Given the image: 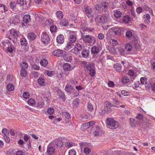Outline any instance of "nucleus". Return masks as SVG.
Listing matches in <instances>:
<instances>
[{
    "label": "nucleus",
    "mask_w": 155,
    "mask_h": 155,
    "mask_svg": "<svg viewBox=\"0 0 155 155\" xmlns=\"http://www.w3.org/2000/svg\"><path fill=\"white\" fill-rule=\"evenodd\" d=\"M106 126L107 127L111 130H114L118 128L119 123L111 118H108L106 119Z\"/></svg>",
    "instance_id": "1"
},
{
    "label": "nucleus",
    "mask_w": 155,
    "mask_h": 155,
    "mask_svg": "<svg viewBox=\"0 0 155 155\" xmlns=\"http://www.w3.org/2000/svg\"><path fill=\"white\" fill-rule=\"evenodd\" d=\"M81 33L82 39L85 43L91 45L92 44L93 45L95 43V40L94 37L91 35H85V33H82L81 31Z\"/></svg>",
    "instance_id": "2"
},
{
    "label": "nucleus",
    "mask_w": 155,
    "mask_h": 155,
    "mask_svg": "<svg viewBox=\"0 0 155 155\" xmlns=\"http://www.w3.org/2000/svg\"><path fill=\"white\" fill-rule=\"evenodd\" d=\"M95 20L97 23L104 24L109 21L110 17L108 15H98L96 16Z\"/></svg>",
    "instance_id": "3"
},
{
    "label": "nucleus",
    "mask_w": 155,
    "mask_h": 155,
    "mask_svg": "<svg viewBox=\"0 0 155 155\" xmlns=\"http://www.w3.org/2000/svg\"><path fill=\"white\" fill-rule=\"evenodd\" d=\"M136 118L139 121V126L142 127H146L147 126V122L144 120L142 114L138 113L136 116Z\"/></svg>",
    "instance_id": "4"
},
{
    "label": "nucleus",
    "mask_w": 155,
    "mask_h": 155,
    "mask_svg": "<svg viewBox=\"0 0 155 155\" xmlns=\"http://www.w3.org/2000/svg\"><path fill=\"white\" fill-rule=\"evenodd\" d=\"M123 29L120 28H112L110 29L111 35H117L119 36L123 33Z\"/></svg>",
    "instance_id": "5"
},
{
    "label": "nucleus",
    "mask_w": 155,
    "mask_h": 155,
    "mask_svg": "<svg viewBox=\"0 0 155 155\" xmlns=\"http://www.w3.org/2000/svg\"><path fill=\"white\" fill-rule=\"evenodd\" d=\"M112 106L111 103L109 101H106L105 103L104 107L103 110H102L101 113L102 115L105 113L108 114L111 110V107Z\"/></svg>",
    "instance_id": "6"
},
{
    "label": "nucleus",
    "mask_w": 155,
    "mask_h": 155,
    "mask_svg": "<svg viewBox=\"0 0 155 155\" xmlns=\"http://www.w3.org/2000/svg\"><path fill=\"white\" fill-rule=\"evenodd\" d=\"M68 32L69 35L68 41L74 43L76 40L77 32L71 31H68Z\"/></svg>",
    "instance_id": "7"
},
{
    "label": "nucleus",
    "mask_w": 155,
    "mask_h": 155,
    "mask_svg": "<svg viewBox=\"0 0 155 155\" xmlns=\"http://www.w3.org/2000/svg\"><path fill=\"white\" fill-rule=\"evenodd\" d=\"M19 33L17 31L13 29L10 30L8 32V34L9 35L8 38L10 39H12V41H13V38H15L17 37L19 35Z\"/></svg>",
    "instance_id": "8"
},
{
    "label": "nucleus",
    "mask_w": 155,
    "mask_h": 155,
    "mask_svg": "<svg viewBox=\"0 0 155 155\" xmlns=\"http://www.w3.org/2000/svg\"><path fill=\"white\" fill-rule=\"evenodd\" d=\"M66 54V52L64 51L59 49L54 51L52 52L53 55L58 57L64 56Z\"/></svg>",
    "instance_id": "9"
},
{
    "label": "nucleus",
    "mask_w": 155,
    "mask_h": 155,
    "mask_svg": "<svg viewBox=\"0 0 155 155\" xmlns=\"http://www.w3.org/2000/svg\"><path fill=\"white\" fill-rule=\"evenodd\" d=\"M82 45L79 44H78L75 45L74 48L71 51L75 54H78L80 51L82 50Z\"/></svg>",
    "instance_id": "10"
},
{
    "label": "nucleus",
    "mask_w": 155,
    "mask_h": 155,
    "mask_svg": "<svg viewBox=\"0 0 155 155\" xmlns=\"http://www.w3.org/2000/svg\"><path fill=\"white\" fill-rule=\"evenodd\" d=\"M84 7L85 14L87 16L88 18H90L92 17V13L93 12L92 9L87 5H85Z\"/></svg>",
    "instance_id": "11"
},
{
    "label": "nucleus",
    "mask_w": 155,
    "mask_h": 155,
    "mask_svg": "<svg viewBox=\"0 0 155 155\" xmlns=\"http://www.w3.org/2000/svg\"><path fill=\"white\" fill-rule=\"evenodd\" d=\"M30 16L29 15H25L23 18V19L22 21V26H25L26 27L27 26L28 23L30 21Z\"/></svg>",
    "instance_id": "12"
},
{
    "label": "nucleus",
    "mask_w": 155,
    "mask_h": 155,
    "mask_svg": "<svg viewBox=\"0 0 155 155\" xmlns=\"http://www.w3.org/2000/svg\"><path fill=\"white\" fill-rule=\"evenodd\" d=\"M41 41L44 44H48L50 41L49 36L46 33H43L41 35Z\"/></svg>",
    "instance_id": "13"
},
{
    "label": "nucleus",
    "mask_w": 155,
    "mask_h": 155,
    "mask_svg": "<svg viewBox=\"0 0 155 155\" xmlns=\"http://www.w3.org/2000/svg\"><path fill=\"white\" fill-rule=\"evenodd\" d=\"M108 6V4L106 2H103L100 4L97 5L96 6V8L97 10L107 9Z\"/></svg>",
    "instance_id": "14"
},
{
    "label": "nucleus",
    "mask_w": 155,
    "mask_h": 155,
    "mask_svg": "<svg viewBox=\"0 0 155 155\" xmlns=\"http://www.w3.org/2000/svg\"><path fill=\"white\" fill-rule=\"evenodd\" d=\"M12 44L11 42L8 41L6 40L2 42V44H1V46L4 51H6L8 49V48L11 44Z\"/></svg>",
    "instance_id": "15"
},
{
    "label": "nucleus",
    "mask_w": 155,
    "mask_h": 155,
    "mask_svg": "<svg viewBox=\"0 0 155 155\" xmlns=\"http://www.w3.org/2000/svg\"><path fill=\"white\" fill-rule=\"evenodd\" d=\"M101 50L99 47L95 45L91 48V53L94 56L96 55Z\"/></svg>",
    "instance_id": "16"
},
{
    "label": "nucleus",
    "mask_w": 155,
    "mask_h": 155,
    "mask_svg": "<svg viewBox=\"0 0 155 155\" xmlns=\"http://www.w3.org/2000/svg\"><path fill=\"white\" fill-rule=\"evenodd\" d=\"M53 144L56 146L57 147H62V145H64V142L60 139H56L53 142Z\"/></svg>",
    "instance_id": "17"
},
{
    "label": "nucleus",
    "mask_w": 155,
    "mask_h": 155,
    "mask_svg": "<svg viewBox=\"0 0 155 155\" xmlns=\"http://www.w3.org/2000/svg\"><path fill=\"white\" fill-rule=\"evenodd\" d=\"M57 42L60 44H62L64 41V38L63 35H58L56 39Z\"/></svg>",
    "instance_id": "18"
},
{
    "label": "nucleus",
    "mask_w": 155,
    "mask_h": 155,
    "mask_svg": "<svg viewBox=\"0 0 155 155\" xmlns=\"http://www.w3.org/2000/svg\"><path fill=\"white\" fill-rule=\"evenodd\" d=\"M65 90L66 91L70 93L73 92V91L74 90L73 87L69 84H67L66 85Z\"/></svg>",
    "instance_id": "19"
},
{
    "label": "nucleus",
    "mask_w": 155,
    "mask_h": 155,
    "mask_svg": "<svg viewBox=\"0 0 155 155\" xmlns=\"http://www.w3.org/2000/svg\"><path fill=\"white\" fill-rule=\"evenodd\" d=\"M54 151L55 149L53 147L49 146L48 147L47 152L48 154L51 155L54 153Z\"/></svg>",
    "instance_id": "20"
},
{
    "label": "nucleus",
    "mask_w": 155,
    "mask_h": 155,
    "mask_svg": "<svg viewBox=\"0 0 155 155\" xmlns=\"http://www.w3.org/2000/svg\"><path fill=\"white\" fill-rule=\"evenodd\" d=\"M94 130V135L96 136L99 135L101 131V129L100 127L98 126H97Z\"/></svg>",
    "instance_id": "21"
},
{
    "label": "nucleus",
    "mask_w": 155,
    "mask_h": 155,
    "mask_svg": "<svg viewBox=\"0 0 155 155\" xmlns=\"http://www.w3.org/2000/svg\"><path fill=\"white\" fill-rule=\"evenodd\" d=\"M64 69L66 71H69L71 70V64L68 63H66L63 65Z\"/></svg>",
    "instance_id": "22"
},
{
    "label": "nucleus",
    "mask_w": 155,
    "mask_h": 155,
    "mask_svg": "<svg viewBox=\"0 0 155 155\" xmlns=\"http://www.w3.org/2000/svg\"><path fill=\"white\" fill-rule=\"evenodd\" d=\"M131 18L127 15L124 16L122 18L123 21L125 23L129 22L131 21Z\"/></svg>",
    "instance_id": "23"
},
{
    "label": "nucleus",
    "mask_w": 155,
    "mask_h": 155,
    "mask_svg": "<svg viewBox=\"0 0 155 155\" xmlns=\"http://www.w3.org/2000/svg\"><path fill=\"white\" fill-rule=\"evenodd\" d=\"M61 20L60 21V25L65 27L69 25V23L68 21V20L66 19H61Z\"/></svg>",
    "instance_id": "24"
},
{
    "label": "nucleus",
    "mask_w": 155,
    "mask_h": 155,
    "mask_svg": "<svg viewBox=\"0 0 155 155\" xmlns=\"http://www.w3.org/2000/svg\"><path fill=\"white\" fill-rule=\"evenodd\" d=\"M114 68L118 72L121 71L122 70L121 69V65L119 63H116L114 65Z\"/></svg>",
    "instance_id": "25"
},
{
    "label": "nucleus",
    "mask_w": 155,
    "mask_h": 155,
    "mask_svg": "<svg viewBox=\"0 0 155 155\" xmlns=\"http://www.w3.org/2000/svg\"><path fill=\"white\" fill-rule=\"evenodd\" d=\"M28 38L30 40H33L36 38L35 34L33 32H31L28 34Z\"/></svg>",
    "instance_id": "26"
},
{
    "label": "nucleus",
    "mask_w": 155,
    "mask_h": 155,
    "mask_svg": "<svg viewBox=\"0 0 155 155\" xmlns=\"http://www.w3.org/2000/svg\"><path fill=\"white\" fill-rule=\"evenodd\" d=\"M38 82L39 85H44L45 84V79L42 77H40L38 78Z\"/></svg>",
    "instance_id": "27"
},
{
    "label": "nucleus",
    "mask_w": 155,
    "mask_h": 155,
    "mask_svg": "<svg viewBox=\"0 0 155 155\" xmlns=\"http://www.w3.org/2000/svg\"><path fill=\"white\" fill-rule=\"evenodd\" d=\"M89 51L85 49H83L81 51V55L82 57L87 58L89 54Z\"/></svg>",
    "instance_id": "28"
},
{
    "label": "nucleus",
    "mask_w": 155,
    "mask_h": 155,
    "mask_svg": "<svg viewBox=\"0 0 155 155\" xmlns=\"http://www.w3.org/2000/svg\"><path fill=\"white\" fill-rule=\"evenodd\" d=\"M9 47H8V49L6 50L7 52L11 53H12L14 51H15V48H14V45L12 44H11V45H10Z\"/></svg>",
    "instance_id": "29"
},
{
    "label": "nucleus",
    "mask_w": 155,
    "mask_h": 155,
    "mask_svg": "<svg viewBox=\"0 0 155 155\" xmlns=\"http://www.w3.org/2000/svg\"><path fill=\"white\" fill-rule=\"evenodd\" d=\"M56 15L57 18L59 20L61 19L63 17V15L61 11H59L56 12Z\"/></svg>",
    "instance_id": "30"
},
{
    "label": "nucleus",
    "mask_w": 155,
    "mask_h": 155,
    "mask_svg": "<svg viewBox=\"0 0 155 155\" xmlns=\"http://www.w3.org/2000/svg\"><path fill=\"white\" fill-rule=\"evenodd\" d=\"M57 95L59 96V97L62 98L63 100H65V96L64 93L63 91L60 90H58L57 91Z\"/></svg>",
    "instance_id": "31"
},
{
    "label": "nucleus",
    "mask_w": 155,
    "mask_h": 155,
    "mask_svg": "<svg viewBox=\"0 0 155 155\" xmlns=\"http://www.w3.org/2000/svg\"><path fill=\"white\" fill-rule=\"evenodd\" d=\"M114 16L116 18H119L122 14L121 12L118 10H114Z\"/></svg>",
    "instance_id": "32"
},
{
    "label": "nucleus",
    "mask_w": 155,
    "mask_h": 155,
    "mask_svg": "<svg viewBox=\"0 0 155 155\" xmlns=\"http://www.w3.org/2000/svg\"><path fill=\"white\" fill-rule=\"evenodd\" d=\"M143 18L144 19V21L145 23H148L150 22V16L149 14H147L143 16Z\"/></svg>",
    "instance_id": "33"
},
{
    "label": "nucleus",
    "mask_w": 155,
    "mask_h": 155,
    "mask_svg": "<svg viewBox=\"0 0 155 155\" xmlns=\"http://www.w3.org/2000/svg\"><path fill=\"white\" fill-rule=\"evenodd\" d=\"M75 144L71 141H68L65 144V146L69 148L71 147L75 146Z\"/></svg>",
    "instance_id": "34"
},
{
    "label": "nucleus",
    "mask_w": 155,
    "mask_h": 155,
    "mask_svg": "<svg viewBox=\"0 0 155 155\" xmlns=\"http://www.w3.org/2000/svg\"><path fill=\"white\" fill-rule=\"evenodd\" d=\"M133 35L132 32L130 30H127L126 32V36L129 39L130 38L132 37Z\"/></svg>",
    "instance_id": "35"
},
{
    "label": "nucleus",
    "mask_w": 155,
    "mask_h": 155,
    "mask_svg": "<svg viewBox=\"0 0 155 155\" xmlns=\"http://www.w3.org/2000/svg\"><path fill=\"white\" fill-rule=\"evenodd\" d=\"M89 127L88 124L87 122L84 123L81 126V128L82 130H84Z\"/></svg>",
    "instance_id": "36"
},
{
    "label": "nucleus",
    "mask_w": 155,
    "mask_h": 155,
    "mask_svg": "<svg viewBox=\"0 0 155 155\" xmlns=\"http://www.w3.org/2000/svg\"><path fill=\"white\" fill-rule=\"evenodd\" d=\"M132 45L129 44H127L125 45V49L127 51H130L132 50Z\"/></svg>",
    "instance_id": "37"
},
{
    "label": "nucleus",
    "mask_w": 155,
    "mask_h": 155,
    "mask_svg": "<svg viewBox=\"0 0 155 155\" xmlns=\"http://www.w3.org/2000/svg\"><path fill=\"white\" fill-rule=\"evenodd\" d=\"M74 43H72V42L68 41L67 46H66V49L68 50L72 48L74 46Z\"/></svg>",
    "instance_id": "38"
},
{
    "label": "nucleus",
    "mask_w": 155,
    "mask_h": 155,
    "mask_svg": "<svg viewBox=\"0 0 155 155\" xmlns=\"http://www.w3.org/2000/svg\"><path fill=\"white\" fill-rule=\"evenodd\" d=\"M40 64L41 66L45 67L47 65L48 62L45 59H43L41 61Z\"/></svg>",
    "instance_id": "39"
},
{
    "label": "nucleus",
    "mask_w": 155,
    "mask_h": 155,
    "mask_svg": "<svg viewBox=\"0 0 155 155\" xmlns=\"http://www.w3.org/2000/svg\"><path fill=\"white\" fill-rule=\"evenodd\" d=\"M16 3H15L14 2H12L9 4V6L11 9L13 11L16 8Z\"/></svg>",
    "instance_id": "40"
},
{
    "label": "nucleus",
    "mask_w": 155,
    "mask_h": 155,
    "mask_svg": "<svg viewBox=\"0 0 155 155\" xmlns=\"http://www.w3.org/2000/svg\"><path fill=\"white\" fill-rule=\"evenodd\" d=\"M21 67L22 68V69H26L28 66V64L25 62H22V63L21 64Z\"/></svg>",
    "instance_id": "41"
},
{
    "label": "nucleus",
    "mask_w": 155,
    "mask_h": 155,
    "mask_svg": "<svg viewBox=\"0 0 155 155\" xmlns=\"http://www.w3.org/2000/svg\"><path fill=\"white\" fill-rule=\"evenodd\" d=\"M20 43L21 45L23 46H25L27 44L26 40L25 38H22L21 39Z\"/></svg>",
    "instance_id": "42"
},
{
    "label": "nucleus",
    "mask_w": 155,
    "mask_h": 155,
    "mask_svg": "<svg viewBox=\"0 0 155 155\" xmlns=\"http://www.w3.org/2000/svg\"><path fill=\"white\" fill-rule=\"evenodd\" d=\"M2 133L6 137V138H7V137L8 136V135L9 134V132L8 129L5 128L2 129Z\"/></svg>",
    "instance_id": "43"
},
{
    "label": "nucleus",
    "mask_w": 155,
    "mask_h": 155,
    "mask_svg": "<svg viewBox=\"0 0 155 155\" xmlns=\"http://www.w3.org/2000/svg\"><path fill=\"white\" fill-rule=\"evenodd\" d=\"M87 110L90 111H92L93 110L94 108L93 105L90 103H88L87 105Z\"/></svg>",
    "instance_id": "44"
},
{
    "label": "nucleus",
    "mask_w": 155,
    "mask_h": 155,
    "mask_svg": "<svg viewBox=\"0 0 155 155\" xmlns=\"http://www.w3.org/2000/svg\"><path fill=\"white\" fill-rule=\"evenodd\" d=\"M30 96L28 92H24L22 95L23 97L25 99H28Z\"/></svg>",
    "instance_id": "45"
},
{
    "label": "nucleus",
    "mask_w": 155,
    "mask_h": 155,
    "mask_svg": "<svg viewBox=\"0 0 155 155\" xmlns=\"http://www.w3.org/2000/svg\"><path fill=\"white\" fill-rule=\"evenodd\" d=\"M14 86L12 84H8L7 86V88L9 91H12L14 89Z\"/></svg>",
    "instance_id": "46"
},
{
    "label": "nucleus",
    "mask_w": 155,
    "mask_h": 155,
    "mask_svg": "<svg viewBox=\"0 0 155 155\" xmlns=\"http://www.w3.org/2000/svg\"><path fill=\"white\" fill-rule=\"evenodd\" d=\"M16 4L19 5L20 6H23L24 4V0H17L16 2Z\"/></svg>",
    "instance_id": "47"
},
{
    "label": "nucleus",
    "mask_w": 155,
    "mask_h": 155,
    "mask_svg": "<svg viewBox=\"0 0 155 155\" xmlns=\"http://www.w3.org/2000/svg\"><path fill=\"white\" fill-rule=\"evenodd\" d=\"M2 8V9L4 10V12L5 13L8 10L7 7H6L5 5L3 4H0V8Z\"/></svg>",
    "instance_id": "48"
},
{
    "label": "nucleus",
    "mask_w": 155,
    "mask_h": 155,
    "mask_svg": "<svg viewBox=\"0 0 155 155\" xmlns=\"http://www.w3.org/2000/svg\"><path fill=\"white\" fill-rule=\"evenodd\" d=\"M28 104L30 105H33L35 104V100L32 98L29 99L28 101Z\"/></svg>",
    "instance_id": "49"
},
{
    "label": "nucleus",
    "mask_w": 155,
    "mask_h": 155,
    "mask_svg": "<svg viewBox=\"0 0 155 155\" xmlns=\"http://www.w3.org/2000/svg\"><path fill=\"white\" fill-rule=\"evenodd\" d=\"M79 99L76 98L75 99L74 101V106L75 107H77L79 105Z\"/></svg>",
    "instance_id": "50"
},
{
    "label": "nucleus",
    "mask_w": 155,
    "mask_h": 155,
    "mask_svg": "<svg viewBox=\"0 0 155 155\" xmlns=\"http://www.w3.org/2000/svg\"><path fill=\"white\" fill-rule=\"evenodd\" d=\"M144 84L145 87L147 88H150V86H151L152 83H151L149 80H147Z\"/></svg>",
    "instance_id": "51"
},
{
    "label": "nucleus",
    "mask_w": 155,
    "mask_h": 155,
    "mask_svg": "<svg viewBox=\"0 0 155 155\" xmlns=\"http://www.w3.org/2000/svg\"><path fill=\"white\" fill-rule=\"evenodd\" d=\"M57 28L56 26L52 25L50 27V30L51 32H55L56 31Z\"/></svg>",
    "instance_id": "52"
},
{
    "label": "nucleus",
    "mask_w": 155,
    "mask_h": 155,
    "mask_svg": "<svg viewBox=\"0 0 155 155\" xmlns=\"http://www.w3.org/2000/svg\"><path fill=\"white\" fill-rule=\"evenodd\" d=\"M130 124L131 126H135L137 124L136 123V121L134 118H130Z\"/></svg>",
    "instance_id": "53"
},
{
    "label": "nucleus",
    "mask_w": 155,
    "mask_h": 155,
    "mask_svg": "<svg viewBox=\"0 0 155 155\" xmlns=\"http://www.w3.org/2000/svg\"><path fill=\"white\" fill-rule=\"evenodd\" d=\"M129 78L126 77L123 78L122 80V82L123 83H127L129 81Z\"/></svg>",
    "instance_id": "54"
},
{
    "label": "nucleus",
    "mask_w": 155,
    "mask_h": 155,
    "mask_svg": "<svg viewBox=\"0 0 155 155\" xmlns=\"http://www.w3.org/2000/svg\"><path fill=\"white\" fill-rule=\"evenodd\" d=\"M89 74L91 76H94L95 74V70L93 69H90L89 71Z\"/></svg>",
    "instance_id": "55"
},
{
    "label": "nucleus",
    "mask_w": 155,
    "mask_h": 155,
    "mask_svg": "<svg viewBox=\"0 0 155 155\" xmlns=\"http://www.w3.org/2000/svg\"><path fill=\"white\" fill-rule=\"evenodd\" d=\"M111 35V33L110 32V30L106 34V38L107 40L110 39V35Z\"/></svg>",
    "instance_id": "56"
},
{
    "label": "nucleus",
    "mask_w": 155,
    "mask_h": 155,
    "mask_svg": "<svg viewBox=\"0 0 155 155\" xmlns=\"http://www.w3.org/2000/svg\"><path fill=\"white\" fill-rule=\"evenodd\" d=\"M110 43L113 46H115L117 44V40L115 39H112L110 41Z\"/></svg>",
    "instance_id": "57"
},
{
    "label": "nucleus",
    "mask_w": 155,
    "mask_h": 155,
    "mask_svg": "<svg viewBox=\"0 0 155 155\" xmlns=\"http://www.w3.org/2000/svg\"><path fill=\"white\" fill-rule=\"evenodd\" d=\"M69 155H76V152L74 150L71 149L69 150Z\"/></svg>",
    "instance_id": "58"
},
{
    "label": "nucleus",
    "mask_w": 155,
    "mask_h": 155,
    "mask_svg": "<svg viewBox=\"0 0 155 155\" xmlns=\"http://www.w3.org/2000/svg\"><path fill=\"white\" fill-rule=\"evenodd\" d=\"M91 150L90 149L87 147H85L84 149V153L87 154H89L91 152Z\"/></svg>",
    "instance_id": "59"
},
{
    "label": "nucleus",
    "mask_w": 155,
    "mask_h": 155,
    "mask_svg": "<svg viewBox=\"0 0 155 155\" xmlns=\"http://www.w3.org/2000/svg\"><path fill=\"white\" fill-rule=\"evenodd\" d=\"M48 113L50 115H52L54 112V110L53 108H49L47 110Z\"/></svg>",
    "instance_id": "60"
},
{
    "label": "nucleus",
    "mask_w": 155,
    "mask_h": 155,
    "mask_svg": "<svg viewBox=\"0 0 155 155\" xmlns=\"http://www.w3.org/2000/svg\"><path fill=\"white\" fill-rule=\"evenodd\" d=\"M26 71L25 69H22L21 71L20 75L22 76H25L26 74Z\"/></svg>",
    "instance_id": "61"
},
{
    "label": "nucleus",
    "mask_w": 155,
    "mask_h": 155,
    "mask_svg": "<svg viewBox=\"0 0 155 155\" xmlns=\"http://www.w3.org/2000/svg\"><path fill=\"white\" fill-rule=\"evenodd\" d=\"M45 72L48 76L50 77L53 75L54 73V72L53 71H47Z\"/></svg>",
    "instance_id": "62"
},
{
    "label": "nucleus",
    "mask_w": 155,
    "mask_h": 155,
    "mask_svg": "<svg viewBox=\"0 0 155 155\" xmlns=\"http://www.w3.org/2000/svg\"><path fill=\"white\" fill-rule=\"evenodd\" d=\"M63 114L67 119H69L71 118L70 115L67 112H64Z\"/></svg>",
    "instance_id": "63"
},
{
    "label": "nucleus",
    "mask_w": 155,
    "mask_h": 155,
    "mask_svg": "<svg viewBox=\"0 0 155 155\" xmlns=\"http://www.w3.org/2000/svg\"><path fill=\"white\" fill-rule=\"evenodd\" d=\"M147 80L146 78L142 77L140 78V81L142 84H144Z\"/></svg>",
    "instance_id": "64"
}]
</instances>
